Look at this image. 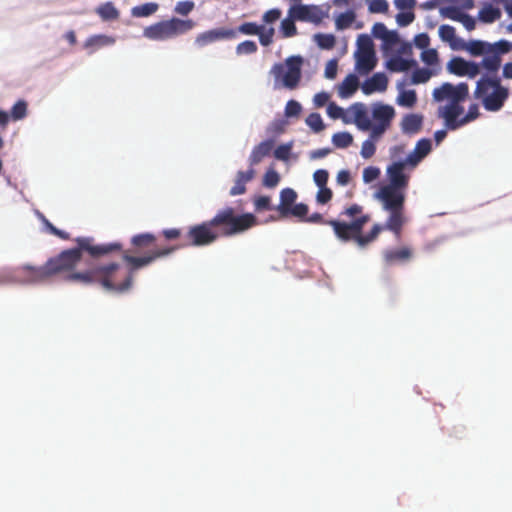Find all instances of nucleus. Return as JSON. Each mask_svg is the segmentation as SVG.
<instances>
[{
	"label": "nucleus",
	"mask_w": 512,
	"mask_h": 512,
	"mask_svg": "<svg viewBox=\"0 0 512 512\" xmlns=\"http://www.w3.org/2000/svg\"><path fill=\"white\" fill-rule=\"evenodd\" d=\"M75 242L77 247L64 250L47 261L52 277L60 274H65L66 277L69 273H73L72 271L81 261L82 252L97 258L123 248L119 242L96 245L92 237H77Z\"/></svg>",
	"instance_id": "1"
},
{
	"label": "nucleus",
	"mask_w": 512,
	"mask_h": 512,
	"mask_svg": "<svg viewBox=\"0 0 512 512\" xmlns=\"http://www.w3.org/2000/svg\"><path fill=\"white\" fill-rule=\"evenodd\" d=\"M120 265L115 262L94 266L83 272L69 273L65 279L70 282L84 285L98 284L103 289L116 293H124L132 286V275L124 277L122 282H117V274Z\"/></svg>",
	"instance_id": "2"
},
{
	"label": "nucleus",
	"mask_w": 512,
	"mask_h": 512,
	"mask_svg": "<svg viewBox=\"0 0 512 512\" xmlns=\"http://www.w3.org/2000/svg\"><path fill=\"white\" fill-rule=\"evenodd\" d=\"M349 221L332 219L329 226L333 228L335 236L342 242L355 241L359 247H365L374 240L369 234H362L364 226L370 221V215L363 212L359 204L346 207L341 213Z\"/></svg>",
	"instance_id": "3"
},
{
	"label": "nucleus",
	"mask_w": 512,
	"mask_h": 512,
	"mask_svg": "<svg viewBox=\"0 0 512 512\" xmlns=\"http://www.w3.org/2000/svg\"><path fill=\"white\" fill-rule=\"evenodd\" d=\"M509 88L504 86L496 74L482 75L476 82L473 97L489 112L500 111L509 99Z\"/></svg>",
	"instance_id": "4"
},
{
	"label": "nucleus",
	"mask_w": 512,
	"mask_h": 512,
	"mask_svg": "<svg viewBox=\"0 0 512 512\" xmlns=\"http://www.w3.org/2000/svg\"><path fill=\"white\" fill-rule=\"evenodd\" d=\"M377 198L382 202L383 209L390 213L386 220V227L400 238L405 224V190L384 185L379 189Z\"/></svg>",
	"instance_id": "5"
},
{
	"label": "nucleus",
	"mask_w": 512,
	"mask_h": 512,
	"mask_svg": "<svg viewBox=\"0 0 512 512\" xmlns=\"http://www.w3.org/2000/svg\"><path fill=\"white\" fill-rule=\"evenodd\" d=\"M217 233L220 237H231L243 233L256 224V218L251 213L238 214L233 207L220 209L211 218Z\"/></svg>",
	"instance_id": "6"
},
{
	"label": "nucleus",
	"mask_w": 512,
	"mask_h": 512,
	"mask_svg": "<svg viewBox=\"0 0 512 512\" xmlns=\"http://www.w3.org/2000/svg\"><path fill=\"white\" fill-rule=\"evenodd\" d=\"M195 26L196 22L193 19L172 17L145 27L143 36L153 41H166L188 33Z\"/></svg>",
	"instance_id": "7"
},
{
	"label": "nucleus",
	"mask_w": 512,
	"mask_h": 512,
	"mask_svg": "<svg viewBox=\"0 0 512 512\" xmlns=\"http://www.w3.org/2000/svg\"><path fill=\"white\" fill-rule=\"evenodd\" d=\"M303 58L299 55L289 56L284 62L275 63L270 74L274 77L275 88L295 90L302 78Z\"/></svg>",
	"instance_id": "8"
},
{
	"label": "nucleus",
	"mask_w": 512,
	"mask_h": 512,
	"mask_svg": "<svg viewBox=\"0 0 512 512\" xmlns=\"http://www.w3.org/2000/svg\"><path fill=\"white\" fill-rule=\"evenodd\" d=\"M433 98L437 102L449 100L450 102L443 107L439 108V117L447 120V111L451 106H460L461 102L465 101L469 95V86L465 82L458 85H453L449 82L443 83L440 87L435 88L433 91Z\"/></svg>",
	"instance_id": "9"
},
{
	"label": "nucleus",
	"mask_w": 512,
	"mask_h": 512,
	"mask_svg": "<svg viewBox=\"0 0 512 512\" xmlns=\"http://www.w3.org/2000/svg\"><path fill=\"white\" fill-rule=\"evenodd\" d=\"M52 277L48 262L42 266L23 265L3 272L0 284L10 281L40 283Z\"/></svg>",
	"instance_id": "10"
},
{
	"label": "nucleus",
	"mask_w": 512,
	"mask_h": 512,
	"mask_svg": "<svg viewBox=\"0 0 512 512\" xmlns=\"http://www.w3.org/2000/svg\"><path fill=\"white\" fill-rule=\"evenodd\" d=\"M185 242L177 245V249L188 246L203 247L214 243L219 239L211 219L200 224L190 226L185 234Z\"/></svg>",
	"instance_id": "11"
},
{
	"label": "nucleus",
	"mask_w": 512,
	"mask_h": 512,
	"mask_svg": "<svg viewBox=\"0 0 512 512\" xmlns=\"http://www.w3.org/2000/svg\"><path fill=\"white\" fill-rule=\"evenodd\" d=\"M356 70L361 75H367L376 64L374 45L371 38L367 35H359L357 39V50L355 52Z\"/></svg>",
	"instance_id": "12"
},
{
	"label": "nucleus",
	"mask_w": 512,
	"mask_h": 512,
	"mask_svg": "<svg viewBox=\"0 0 512 512\" xmlns=\"http://www.w3.org/2000/svg\"><path fill=\"white\" fill-rule=\"evenodd\" d=\"M176 250L177 247H164L161 249L152 250L144 256L137 257L130 255L128 251H122L121 249L119 252H122L123 260L130 265V271L125 277H127L130 274L133 276L134 271L153 263L155 260L159 258L166 257L175 252Z\"/></svg>",
	"instance_id": "13"
},
{
	"label": "nucleus",
	"mask_w": 512,
	"mask_h": 512,
	"mask_svg": "<svg viewBox=\"0 0 512 512\" xmlns=\"http://www.w3.org/2000/svg\"><path fill=\"white\" fill-rule=\"evenodd\" d=\"M464 108L460 106H451L447 111V120L445 126L449 130H457L458 128L476 120L480 116L479 108L477 104H471L468 108V112L460 118L463 114Z\"/></svg>",
	"instance_id": "14"
},
{
	"label": "nucleus",
	"mask_w": 512,
	"mask_h": 512,
	"mask_svg": "<svg viewBox=\"0 0 512 512\" xmlns=\"http://www.w3.org/2000/svg\"><path fill=\"white\" fill-rule=\"evenodd\" d=\"M411 169L405 159L393 161L386 169L389 183L386 186L406 190L409 185Z\"/></svg>",
	"instance_id": "15"
},
{
	"label": "nucleus",
	"mask_w": 512,
	"mask_h": 512,
	"mask_svg": "<svg viewBox=\"0 0 512 512\" xmlns=\"http://www.w3.org/2000/svg\"><path fill=\"white\" fill-rule=\"evenodd\" d=\"M492 52L490 55L483 57L481 61L482 68L489 74H496L501 67V55L512 50V43L507 40H499L491 44Z\"/></svg>",
	"instance_id": "16"
},
{
	"label": "nucleus",
	"mask_w": 512,
	"mask_h": 512,
	"mask_svg": "<svg viewBox=\"0 0 512 512\" xmlns=\"http://www.w3.org/2000/svg\"><path fill=\"white\" fill-rule=\"evenodd\" d=\"M234 38H236V30L220 27L199 33L195 37L194 44L198 48H203L217 41L230 40Z\"/></svg>",
	"instance_id": "17"
},
{
	"label": "nucleus",
	"mask_w": 512,
	"mask_h": 512,
	"mask_svg": "<svg viewBox=\"0 0 512 512\" xmlns=\"http://www.w3.org/2000/svg\"><path fill=\"white\" fill-rule=\"evenodd\" d=\"M481 68V62L467 61L461 57H454L447 64V69L451 74L460 77L467 76L471 79L480 74Z\"/></svg>",
	"instance_id": "18"
},
{
	"label": "nucleus",
	"mask_w": 512,
	"mask_h": 512,
	"mask_svg": "<svg viewBox=\"0 0 512 512\" xmlns=\"http://www.w3.org/2000/svg\"><path fill=\"white\" fill-rule=\"evenodd\" d=\"M236 35L238 33L244 35H258L259 42L262 46H269L273 42L275 29L273 27L266 28L263 25H258L255 22H244L238 26Z\"/></svg>",
	"instance_id": "19"
},
{
	"label": "nucleus",
	"mask_w": 512,
	"mask_h": 512,
	"mask_svg": "<svg viewBox=\"0 0 512 512\" xmlns=\"http://www.w3.org/2000/svg\"><path fill=\"white\" fill-rule=\"evenodd\" d=\"M431 141L427 138L420 139L414 150L405 158L408 166L415 169L417 165L430 153Z\"/></svg>",
	"instance_id": "20"
},
{
	"label": "nucleus",
	"mask_w": 512,
	"mask_h": 512,
	"mask_svg": "<svg viewBox=\"0 0 512 512\" xmlns=\"http://www.w3.org/2000/svg\"><path fill=\"white\" fill-rule=\"evenodd\" d=\"M388 86V78L384 73H375L371 78L367 79L362 85V91L366 95H370L376 91L384 92Z\"/></svg>",
	"instance_id": "21"
},
{
	"label": "nucleus",
	"mask_w": 512,
	"mask_h": 512,
	"mask_svg": "<svg viewBox=\"0 0 512 512\" xmlns=\"http://www.w3.org/2000/svg\"><path fill=\"white\" fill-rule=\"evenodd\" d=\"M349 111L353 114L354 123L359 129L368 131L371 128V121L364 104L354 103Z\"/></svg>",
	"instance_id": "22"
},
{
	"label": "nucleus",
	"mask_w": 512,
	"mask_h": 512,
	"mask_svg": "<svg viewBox=\"0 0 512 512\" xmlns=\"http://www.w3.org/2000/svg\"><path fill=\"white\" fill-rule=\"evenodd\" d=\"M274 146L273 140H265L255 146L250 154V168L259 164L265 157L269 156Z\"/></svg>",
	"instance_id": "23"
},
{
	"label": "nucleus",
	"mask_w": 512,
	"mask_h": 512,
	"mask_svg": "<svg viewBox=\"0 0 512 512\" xmlns=\"http://www.w3.org/2000/svg\"><path fill=\"white\" fill-rule=\"evenodd\" d=\"M255 176V170L253 168L247 171H239L236 175L235 184L230 189L229 194L231 196L242 195L246 192V184L250 182Z\"/></svg>",
	"instance_id": "24"
},
{
	"label": "nucleus",
	"mask_w": 512,
	"mask_h": 512,
	"mask_svg": "<svg viewBox=\"0 0 512 512\" xmlns=\"http://www.w3.org/2000/svg\"><path fill=\"white\" fill-rule=\"evenodd\" d=\"M395 116L394 108L390 105L377 104L372 111V117L376 123L390 126L391 120Z\"/></svg>",
	"instance_id": "25"
},
{
	"label": "nucleus",
	"mask_w": 512,
	"mask_h": 512,
	"mask_svg": "<svg viewBox=\"0 0 512 512\" xmlns=\"http://www.w3.org/2000/svg\"><path fill=\"white\" fill-rule=\"evenodd\" d=\"M116 42L115 37L105 35V34H97L92 35L86 39L84 42V48L89 49L90 53L95 52L96 50L105 47L111 46Z\"/></svg>",
	"instance_id": "26"
},
{
	"label": "nucleus",
	"mask_w": 512,
	"mask_h": 512,
	"mask_svg": "<svg viewBox=\"0 0 512 512\" xmlns=\"http://www.w3.org/2000/svg\"><path fill=\"white\" fill-rule=\"evenodd\" d=\"M412 257V251L408 247H402L400 249H389L383 254L384 261L386 264L391 265L396 262H405Z\"/></svg>",
	"instance_id": "27"
},
{
	"label": "nucleus",
	"mask_w": 512,
	"mask_h": 512,
	"mask_svg": "<svg viewBox=\"0 0 512 512\" xmlns=\"http://www.w3.org/2000/svg\"><path fill=\"white\" fill-rule=\"evenodd\" d=\"M358 87V77L355 74H349L339 85L338 95L340 98H349L357 91Z\"/></svg>",
	"instance_id": "28"
},
{
	"label": "nucleus",
	"mask_w": 512,
	"mask_h": 512,
	"mask_svg": "<svg viewBox=\"0 0 512 512\" xmlns=\"http://www.w3.org/2000/svg\"><path fill=\"white\" fill-rule=\"evenodd\" d=\"M465 49L472 55V56H488L492 52L491 43L481 41V40H471L469 41Z\"/></svg>",
	"instance_id": "29"
},
{
	"label": "nucleus",
	"mask_w": 512,
	"mask_h": 512,
	"mask_svg": "<svg viewBox=\"0 0 512 512\" xmlns=\"http://www.w3.org/2000/svg\"><path fill=\"white\" fill-rule=\"evenodd\" d=\"M296 198L297 193L291 188H285L281 191L278 210L282 216L288 215V209L293 206Z\"/></svg>",
	"instance_id": "30"
},
{
	"label": "nucleus",
	"mask_w": 512,
	"mask_h": 512,
	"mask_svg": "<svg viewBox=\"0 0 512 512\" xmlns=\"http://www.w3.org/2000/svg\"><path fill=\"white\" fill-rule=\"evenodd\" d=\"M315 11V6L297 4L289 9V16L295 20L306 21L312 18Z\"/></svg>",
	"instance_id": "31"
},
{
	"label": "nucleus",
	"mask_w": 512,
	"mask_h": 512,
	"mask_svg": "<svg viewBox=\"0 0 512 512\" xmlns=\"http://www.w3.org/2000/svg\"><path fill=\"white\" fill-rule=\"evenodd\" d=\"M96 13L103 21L117 20L120 16L119 10L112 2H105L96 8Z\"/></svg>",
	"instance_id": "32"
},
{
	"label": "nucleus",
	"mask_w": 512,
	"mask_h": 512,
	"mask_svg": "<svg viewBox=\"0 0 512 512\" xmlns=\"http://www.w3.org/2000/svg\"><path fill=\"white\" fill-rule=\"evenodd\" d=\"M422 127V116L418 114H408L402 120V130L405 133L415 134Z\"/></svg>",
	"instance_id": "33"
},
{
	"label": "nucleus",
	"mask_w": 512,
	"mask_h": 512,
	"mask_svg": "<svg viewBox=\"0 0 512 512\" xmlns=\"http://www.w3.org/2000/svg\"><path fill=\"white\" fill-rule=\"evenodd\" d=\"M156 237L152 233H141L132 237L131 244L135 248L134 252H140L142 249L152 246Z\"/></svg>",
	"instance_id": "34"
},
{
	"label": "nucleus",
	"mask_w": 512,
	"mask_h": 512,
	"mask_svg": "<svg viewBox=\"0 0 512 512\" xmlns=\"http://www.w3.org/2000/svg\"><path fill=\"white\" fill-rule=\"evenodd\" d=\"M416 63L414 60H407L401 56H393L387 62V68L393 72H404L409 70Z\"/></svg>",
	"instance_id": "35"
},
{
	"label": "nucleus",
	"mask_w": 512,
	"mask_h": 512,
	"mask_svg": "<svg viewBox=\"0 0 512 512\" xmlns=\"http://www.w3.org/2000/svg\"><path fill=\"white\" fill-rule=\"evenodd\" d=\"M439 37L442 41L450 44L451 48L457 49V38L455 28L453 26L444 24L439 27Z\"/></svg>",
	"instance_id": "36"
},
{
	"label": "nucleus",
	"mask_w": 512,
	"mask_h": 512,
	"mask_svg": "<svg viewBox=\"0 0 512 512\" xmlns=\"http://www.w3.org/2000/svg\"><path fill=\"white\" fill-rule=\"evenodd\" d=\"M396 102L399 106L411 108L417 102V95L414 90H401Z\"/></svg>",
	"instance_id": "37"
},
{
	"label": "nucleus",
	"mask_w": 512,
	"mask_h": 512,
	"mask_svg": "<svg viewBox=\"0 0 512 512\" xmlns=\"http://www.w3.org/2000/svg\"><path fill=\"white\" fill-rule=\"evenodd\" d=\"M159 8L157 3H145L132 8L131 14L134 17H148L154 14Z\"/></svg>",
	"instance_id": "38"
},
{
	"label": "nucleus",
	"mask_w": 512,
	"mask_h": 512,
	"mask_svg": "<svg viewBox=\"0 0 512 512\" xmlns=\"http://www.w3.org/2000/svg\"><path fill=\"white\" fill-rule=\"evenodd\" d=\"M501 17V12L498 8L492 5L485 6L479 12V18L484 23H492Z\"/></svg>",
	"instance_id": "39"
},
{
	"label": "nucleus",
	"mask_w": 512,
	"mask_h": 512,
	"mask_svg": "<svg viewBox=\"0 0 512 512\" xmlns=\"http://www.w3.org/2000/svg\"><path fill=\"white\" fill-rule=\"evenodd\" d=\"M353 142V136L349 132H338L332 136V143L337 148H347Z\"/></svg>",
	"instance_id": "40"
},
{
	"label": "nucleus",
	"mask_w": 512,
	"mask_h": 512,
	"mask_svg": "<svg viewBox=\"0 0 512 512\" xmlns=\"http://www.w3.org/2000/svg\"><path fill=\"white\" fill-rule=\"evenodd\" d=\"M294 21L295 19L290 16L282 20L280 31L283 37L288 38L296 35L297 28Z\"/></svg>",
	"instance_id": "41"
},
{
	"label": "nucleus",
	"mask_w": 512,
	"mask_h": 512,
	"mask_svg": "<svg viewBox=\"0 0 512 512\" xmlns=\"http://www.w3.org/2000/svg\"><path fill=\"white\" fill-rule=\"evenodd\" d=\"M306 124L314 131L321 132L325 126L319 113H311L306 118Z\"/></svg>",
	"instance_id": "42"
},
{
	"label": "nucleus",
	"mask_w": 512,
	"mask_h": 512,
	"mask_svg": "<svg viewBox=\"0 0 512 512\" xmlns=\"http://www.w3.org/2000/svg\"><path fill=\"white\" fill-rule=\"evenodd\" d=\"M27 114V103L24 100L17 101L11 109V117L13 120H21Z\"/></svg>",
	"instance_id": "43"
},
{
	"label": "nucleus",
	"mask_w": 512,
	"mask_h": 512,
	"mask_svg": "<svg viewBox=\"0 0 512 512\" xmlns=\"http://www.w3.org/2000/svg\"><path fill=\"white\" fill-rule=\"evenodd\" d=\"M355 20V13L353 11H347L344 13H341L336 18V26L338 29H345L348 28L353 21Z\"/></svg>",
	"instance_id": "44"
},
{
	"label": "nucleus",
	"mask_w": 512,
	"mask_h": 512,
	"mask_svg": "<svg viewBox=\"0 0 512 512\" xmlns=\"http://www.w3.org/2000/svg\"><path fill=\"white\" fill-rule=\"evenodd\" d=\"M280 176L273 168L268 169L263 177V185L268 188H274L278 185Z\"/></svg>",
	"instance_id": "45"
},
{
	"label": "nucleus",
	"mask_w": 512,
	"mask_h": 512,
	"mask_svg": "<svg viewBox=\"0 0 512 512\" xmlns=\"http://www.w3.org/2000/svg\"><path fill=\"white\" fill-rule=\"evenodd\" d=\"M309 208L304 203H298L288 209V215H293L299 218L301 221H305Z\"/></svg>",
	"instance_id": "46"
},
{
	"label": "nucleus",
	"mask_w": 512,
	"mask_h": 512,
	"mask_svg": "<svg viewBox=\"0 0 512 512\" xmlns=\"http://www.w3.org/2000/svg\"><path fill=\"white\" fill-rule=\"evenodd\" d=\"M195 8V3L191 0L179 1L174 7V12L181 16H187Z\"/></svg>",
	"instance_id": "47"
},
{
	"label": "nucleus",
	"mask_w": 512,
	"mask_h": 512,
	"mask_svg": "<svg viewBox=\"0 0 512 512\" xmlns=\"http://www.w3.org/2000/svg\"><path fill=\"white\" fill-rule=\"evenodd\" d=\"M464 12L460 10V8L455 6H449L442 10V15L448 19L453 21L460 22L462 17L464 16Z\"/></svg>",
	"instance_id": "48"
},
{
	"label": "nucleus",
	"mask_w": 512,
	"mask_h": 512,
	"mask_svg": "<svg viewBox=\"0 0 512 512\" xmlns=\"http://www.w3.org/2000/svg\"><path fill=\"white\" fill-rule=\"evenodd\" d=\"M258 47L254 41L246 40L239 43L236 47V53L241 54H253L257 51Z\"/></svg>",
	"instance_id": "49"
},
{
	"label": "nucleus",
	"mask_w": 512,
	"mask_h": 512,
	"mask_svg": "<svg viewBox=\"0 0 512 512\" xmlns=\"http://www.w3.org/2000/svg\"><path fill=\"white\" fill-rule=\"evenodd\" d=\"M375 142L376 141L369 138L362 143L360 154L364 159H370L375 154V152H376Z\"/></svg>",
	"instance_id": "50"
},
{
	"label": "nucleus",
	"mask_w": 512,
	"mask_h": 512,
	"mask_svg": "<svg viewBox=\"0 0 512 512\" xmlns=\"http://www.w3.org/2000/svg\"><path fill=\"white\" fill-rule=\"evenodd\" d=\"M316 40L323 49H332L335 46V37L332 34H318Z\"/></svg>",
	"instance_id": "51"
},
{
	"label": "nucleus",
	"mask_w": 512,
	"mask_h": 512,
	"mask_svg": "<svg viewBox=\"0 0 512 512\" xmlns=\"http://www.w3.org/2000/svg\"><path fill=\"white\" fill-rule=\"evenodd\" d=\"M431 77V72L428 69H417L412 74V83L419 84L427 82Z\"/></svg>",
	"instance_id": "52"
},
{
	"label": "nucleus",
	"mask_w": 512,
	"mask_h": 512,
	"mask_svg": "<svg viewBox=\"0 0 512 512\" xmlns=\"http://www.w3.org/2000/svg\"><path fill=\"white\" fill-rule=\"evenodd\" d=\"M389 4L386 0H371L369 3V11L371 13L388 12Z\"/></svg>",
	"instance_id": "53"
},
{
	"label": "nucleus",
	"mask_w": 512,
	"mask_h": 512,
	"mask_svg": "<svg viewBox=\"0 0 512 512\" xmlns=\"http://www.w3.org/2000/svg\"><path fill=\"white\" fill-rule=\"evenodd\" d=\"M302 107L299 102L295 100H289L285 106V115L287 117H297L299 116Z\"/></svg>",
	"instance_id": "54"
},
{
	"label": "nucleus",
	"mask_w": 512,
	"mask_h": 512,
	"mask_svg": "<svg viewBox=\"0 0 512 512\" xmlns=\"http://www.w3.org/2000/svg\"><path fill=\"white\" fill-rule=\"evenodd\" d=\"M380 176V169L378 167L369 166L363 170V181L371 183Z\"/></svg>",
	"instance_id": "55"
},
{
	"label": "nucleus",
	"mask_w": 512,
	"mask_h": 512,
	"mask_svg": "<svg viewBox=\"0 0 512 512\" xmlns=\"http://www.w3.org/2000/svg\"><path fill=\"white\" fill-rule=\"evenodd\" d=\"M333 193L327 186L319 187L316 200L319 204H326L332 199Z\"/></svg>",
	"instance_id": "56"
},
{
	"label": "nucleus",
	"mask_w": 512,
	"mask_h": 512,
	"mask_svg": "<svg viewBox=\"0 0 512 512\" xmlns=\"http://www.w3.org/2000/svg\"><path fill=\"white\" fill-rule=\"evenodd\" d=\"M329 173L327 170L319 169L313 174V180L318 187L327 186Z\"/></svg>",
	"instance_id": "57"
},
{
	"label": "nucleus",
	"mask_w": 512,
	"mask_h": 512,
	"mask_svg": "<svg viewBox=\"0 0 512 512\" xmlns=\"http://www.w3.org/2000/svg\"><path fill=\"white\" fill-rule=\"evenodd\" d=\"M291 144H282L278 146L274 151V156L279 160H288L291 152Z\"/></svg>",
	"instance_id": "58"
},
{
	"label": "nucleus",
	"mask_w": 512,
	"mask_h": 512,
	"mask_svg": "<svg viewBox=\"0 0 512 512\" xmlns=\"http://www.w3.org/2000/svg\"><path fill=\"white\" fill-rule=\"evenodd\" d=\"M415 19V15L412 11L401 12L396 15V21L400 26H408Z\"/></svg>",
	"instance_id": "59"
},
{
	"label": "nucleus",
	"mask_w": 512,
	"mask_h": 512,
	"mask_svg": "<svg viewBox=\"0 0 512 512\" xmlns=\"http://www.w3.org/2000/svg\"><path fill=\"white\" fill-rule=\"evenodd\" d=\"M414 44L419 49H427L430 45V37L427 33H420L415 36Z\"/></svg>",
	"instance_id": "60"
},
{
	"label": "nucleus",
	"mask_w": 512,
	"mask_h": 512,
	"mask_svg": "<svg viewBox=\"0 0 512 512\" xmlns=\"http://www.w3.org/2000/svg\"><path fill=\"white\" fill-rule=\"evenodd\" d=\"M282 12L278 8L270 9L266 11L262 17L265 23H274L280 19Z\"/></svg>",
	"instance_id": "61"
},
{
	"label": "nucleus",
	"mask_w": 512,
	"mask_h": 512,
	"mask_svg": "<svg viewBox=\"0 0 512 512\" xmlns=\"http://www.w3.org/2000/svg\"><path fill=\"white\" fill-rule=\"evenodd\" d=\"M388 128V126H385L380 123H376L374 125L371 124V128L369 129L371 130L369 138L374 141H377Z\"/></svg>",
	"instance_id": "62"
},
{
	"label": "nucleus",
	"mask_w": 512,
	"mask_h": 512,
	"mask_svg": "<svg viewBox=\"0 0 512 512\" xmlns=\"http://www.w3.org/2000/svg\"><path fill=\"white\" fill-rule=\"evenodd\" d=\"M327 114L332 119H339L344 117V110L334 102H331L327 107Z\"/></svg>",
	"instance_id": "63"
},
{
	"label": "nucleus",
	"mask_w": 512,
	"mask_h": 512,
	"mask_svg": "<svg viewBox=\"0 0 512 512\" xmlns=\"http://www.w3.org/2000/svg\"><path fill=\"white\" fill-rule=\"evenodd\" d=\"M337 68H338L337 60L332 59V60L328 61V63L326 64V67H325V77L328 79H334L337 74Z\"/></svg>",
	"instance_id": "64"
}]
</instances>
